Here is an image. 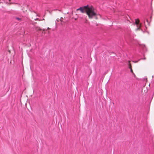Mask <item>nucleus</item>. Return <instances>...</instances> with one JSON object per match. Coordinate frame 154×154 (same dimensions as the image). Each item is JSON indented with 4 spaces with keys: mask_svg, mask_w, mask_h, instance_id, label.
<instances>
[{
    "mask_svg": "<svg viewBox=\"0 0 154 154\" xmlns=\"http://www.w3.org/2000/svg\"><path fill=\"white\" fill-rule=\"evenodd\" d=\"M76 11H80L83 13H86L90 19H92L94 17H95L96 19H98L97 14L95 12L94 8L93 7H90L88 5H87L80 7L77 9Z\"/></svg>",
    "mask_w": 154,
    "mask_h": 154,
    "instance_id": "obj_1",
    "label": "nucleus"
},
{
    "mask_svg": "<svg viewBox=\"0 0 154 154\" xmlns=\"http://www.w3.org/2000/svg\"><path fill=\"white\" fill-rule=\"evenodd\" d=\"M148 136L149 137L150 143L153 144L154 141L153 140V138L154 137V135L152 134V132L150 131H148Z\"/></svg>",
    "mask_w": 154,
    "mask_h": 154,
    "instance_id": "obj_2",
    "label": "nucleus"
},
{
    "mask_svg": "<svg viewBox=\"0 0 154 154\" xmlns=\"http://www.w3.org/2000/svg\"><path fill=\"white\" fill-rule=\"evenodd\" d=\"M128 63L129 68L130 69L132 68L131 65V64L130 63V61H128Z\"/></svg>",
    "mask_w": 154,
    "mask_h": 154,
    "instance_id": "obj_3",
    "label": "nucleus"
},
{
    "mask_svg": "<svg viewBox=\"0 0 154 154\" xmlns=\"http://www.w3.org/2000/svg\"><path fill=\"white\" fill-rule=\"evenodd\" d=\"M139 23V19H137L135 20V23L137 25Z\"/></svg>",
    "mask_w": 154,
    "mask_h": 154,
    "instance_id": "obj_4",
    "label": "nucleus"
},
{
    "mask_svg": "<svg viewBox=\"0 0 154 154\" xmlns=\"http://www.w3.org/2000/svg\"><path fill=\"white\" fill-rule=\"evenodd\" d=\"M15 18L17 20H18V21H21L22 20V19L21 18H19V17H16Z\"/></svg>",
    "mask_w": 154,
    "mask_h": 154,
    "instance_id": "obj_5",
    "label": "nucleus"
},
{
    "mask_svg": "<svg viewBox=\"0 0 154 154\" xmlns=\"http://www.w3.org/2000/svg\"><path fill=\"white\" fill-rule=\"evenodd\" d=\"M130 70H131V72L132 74H134V73L133 72V70L132 69V68L130 69Z\"/></svg>",
    "mask_w": 154,
    "mask_h": 154,
    "instance_id": "obj_6",
    "label": "nucleus"
},
{
    "mask_svg": "<svg viewBox=\"0 0 154 154\" xmlns=\"http://www.w3.org/2000/svg\"><path fill=\"white\" fill-rule=\"evenodd\" d=\"M63 17H61L60 19V21L61 22H63Z\"/></svg>",
    "mask_w": 154,
    "mask_h": 154,
    "instance_id": "obj_7",
    "label": "nucleus"
},
{
    "mask_svg": "<svg viewBox=\"0 0 154 154\" xmlns=\"http://www.w3.org/2000/svg\"><path fill=\"white\" fill-rule=\"evenodd\" d=\"M144 80H145L146 81V82H147V78H145L144 79Z\"/></svg>",
    "mask_w": 154,
    "mask_h": 154,
    "instance_id": "obj_8",
    "label": "nucleus"
},
{
    "mask_svg": "<svg viewBox=\"0 0 154 154\" xmlns=\"http://www.w3.org/2000/svg\"><path fill=\"white\" fill-rule=\"evenodd\" d=\"M42 30L43 31H45L46 30H47V29H42Z\"/></svg>",
    "mask_w": 154,
    "mask_h": 154,
    "instance_id": "obj_9",
    "label": "nucleus"
},
{
    "mask_svg": "<svg viewBox=\"0 0 154 154\" xmlns=\"http://www.w3.org/2000/svg\"><path fill=\"white\" fill-rule=\"evenodd\" d=\"M42 29L40 28H38V30H39V31H40V30H41Z\"/></svg>",
    "mask_w": 154,
    "mask_h": 154,
    "instance_id": "obj_10",
    "label": "nucleus"
},
{
    "mask_svg": "<svg viewBox=\"0 0 154 154\" xmlns=\"http://www.w3.org/2000/svg\"><path fill=\"white\" fill-rule=\"evenodd\" d=\"M51 29V28H50L49 27H48L47 29H46L47 30V29Z\"/></svg>",
    "mask_w": 154,
    "mask_h": 154,
    "instance_id": "obj_11",
    "label": "nucleus"
},
{
    "mask_svg": "<svg viewBox=\"0 0 154 154\" xmlns=\"http://www.w3.org/2000/svg\"><path fill=\"white\" fill-rule=\"evenodd\" d=\"M134 75V77H136V75H135L134 73V74H133Z\"/></svg>",
    "mask_w": 154,
    "mask_h": 154,
    "instance_id": "obj_12",
    "label": "nucleus"
},
{
    "mask_svg": "<svg viewBox=\"0 0 154 154\" xmlns=\"http://www.w3.org/2000/svg\"><path fill=\"white\" fill-rule=\"evenodd\" d=\"M38 20V18H36V19H35V20Z\"/></svg>",
    "mask_w": 154,
    "mask_h": 154,
    "instance_id": "obj_13",
    "label": "nucleus"
},
{
    "mask_svg": "<svg viewBox=\"0 0 154 154\" xmlns=\"http://www.w3.org/2000/svg\"><path fill=\"white\" fill-rule=\"evenodd\" d=\"M141 27V25L140 24V25H139V27Z\"/></svg>",
    "mask_w": 154,
    "mask_h": 154,
    "instance_id": "obj_14",
    "label": "nucleus"
},
{
    "mask_svg": "<svg viewBox=\"0 0 154 154\" xmlns=\"http://www.w3.org/2000/svg\"><path fill=\"white\" fill-rule=\"evenodd\" d=\"M144 59L145 60V59H146V58L145 57H144Z\"/></svg>",
    "mask_w": 154,
    "mask_h": 154,
    "instance_id": "obj_15",
    "label": "nucleus"
},
{
    "mask_svg": "<svg viewBox=\"0 0 154 154\" xmlns=\"http://www.w3.org/2000/svg\"><path fill=\"white\" fill-rule=\"evenodd\" d=\"M77 19H76V18L75 19V20H76Z\"/></svg>",
    "mask_w": 154,
    "mask_h": 154,
    "instance_id": "obj_16",
    "label": "nucleus"
},
{
    "mask_svg": "<svg viewBox=\"0 0 154 154\" xmlns=\"http://www.w3.org/2000/svg\"><path fill=\"white\" fill-rule=\"evenodd\" d=\"M57 20L58 21H59V20H58V19Z\"/></svg>",
    "mask_w": 154,
    "mask_h": 154,
    "instance_id": "obj_17",
    "label": "nucleus"
},
{
    "mask_svg": "<svg viewBox=\"0 0 154 154\" xmlns=\"http://www.w3.org/2000/svg\"><path fill=\"white\" fill-rule=\"evenodd\" d=\"M139 29V28H137V29Z\"/></svg>",
    "mask_w": 154,
    "mask_h": 154,
    "instance_id": "obj_18",
    "label": "nucleus"
},
{
    "mask_svg": "<svg viewBox=\"0 0 154 154\" xmlns=\"http://www.w3.org/2000/svg\"><path fill=\"white\" fill-rule=\"evenodd\" d=\"M9 1H10V0H9Z\"/></svg>",
    "mask_w": 154,
    "mask_h": 154,
    "instance_id": "obj_19",
    "label": "nucleus"
}]
</instances>
